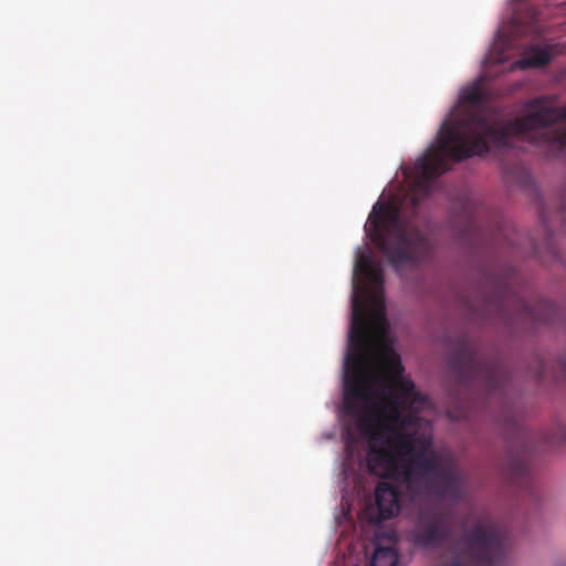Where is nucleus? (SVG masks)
Here are the masks:
<instances>
[{
    "label": "nucleus",
    "mask_w": 566,
    "mask_h": 566,
    "mask_svg": "<svg viewBox=\"0 0 566 566\" xmlns=\"http://www.w3.org/2000/svg\"><path fill=\"white\" fill-rule=\"evenodd\" d=\"M482 80L473 82L460 95L431 145L413 165L403 169L412 179L409 193L399 203L377 201L368 216L365 230L375 247L384 253L397 273L406 265H417L430 258L433 241L429 233L430 218L423 206L431 184L450 169L449 159L460 163L486 155L491 146L510 148L514 139L528 140L552 155L566 149V106H553L545 96L530 99L525 114L511 120L499 119L486 107Z\"/></svg>",
    "instance_id": "f257e3e1"
},
{
    "label": "nucleus",
    "mask_w": 566,
    "mask_h": 566,
    "mask_svg": "<svg viewBox=\"0 0 566 566\" xmlns=\"http://www.w3.org/2000/svg\"><path fill=\"white\" fill-rule=\"evenodd\" d=\"M349 352L345 359L344 409L357 418V429L370 444L371 468L381 473L398 472L396 455H409L401 473L411 475L412 465L422 474L440 472L449 475L431 437L418 434V416L427 400L416 391L411 380L402 379L400 356L388 345L380 352L381 375L369 377L366 365L370 357V339L357 305L348 335Z\"/></svg>",
    "instance_id": "f03ea898"
},
{
    "label": "nucleus",
    "mask_w": 566,
    "mask_h": 566,
    "mask_svg": "<svg viewBox=\"0 0 566 566\" xmlns=\"http://www.w3.org/2000/svg\"><path fill=\"white\" fill-rule=\"evenodd\" d=\"M370 447V444L368 443ZM437 457L448 468L449 475L444 476L440 472H430L422 475V469L412 465L411 475L405 476L401 473L402 465L409 461V455H396L395 461L398 472L381 473L371 468L370 451L368 452L369 471L380 476L382 480L378 482L375 490V504H369L365 509V514L370 523L378 524L382 521L395 517L400 512L401 492L400 485L406 491L412 502L430 503L439 500L458 501L461 497V478L451 460L439 454Z\"/></svg>",
    "instance_id": "7ed1b4c3"
},
{
    "label": "nucleus",
    "mask_w": 566,
    "mask_h": 566,
    "mask_svg": "<svg viewBox=\"0 0 566 566\" xmlns=\"http://www.w3.org/2000/svg\"><path fill=\"white\" fill-rule=\"evenodd\" d=\"M384 270L379 262L369 254H359L354 270V295L352 301V322H354L355 306L359 310L370 339L382 342L388 331L384 300ZM352 328L349 329V332Z\"/></svg>",
    "instance_id": "20e7f679"
},
{
    "label": "nucleus",
    "mask_w": 566,
    "mask_h": 566,
    "mask_svg": "<svg viewBox=\"0 0 566 566\" xmlns=\"http://www.w3.org/2000/svg\"><path fill=\"white\" fill-rule=\"evenodd\" d=\"M449 365L463 385H479L489 394L502 389L504 371L499 363L481 356L464 338L452 349Z\"/></svg>",
    "instance_id": "39448f33"
},
{
    "label": "nucleus",
    "mask_w": 566,
    "mask_h": 566,
    "mask_svg": "<svg viewBox=\"0 0 566 566\" xmlns=\"http://www.w3.org/2000/svg\"><path fill=\"white\" fill-rule=\"evenodd\" d=\"M452 537L453 522L450 515L432 509H420L407 533L408 543L423 552L442 548Z\"/></svg>",
    "instance_id": "423d86ee"
},
{
    "label": "nucleus",
    "mask_w": 566,
    "mask_h": 566,
    "mask_svg": "<svg viewBox=\"0 0 566 566\" xmlns=\"http://www.w3.org/2000/svg\"><path fill=\"white\" fill-rule=\"evenodd\" d=\"M464 541L475 566H509L503 532L494 524H478Z\"/></svg>",
    "instance_id": "0eeeda50"
},
{
    "label": "nucleus",
    "mask_w": 566,
    "mask_h": 566,
    "mask_svg": "<svg viewBox=\"0 0 566 566\" xmlns=\"http://www.w3.org/2000/svg\"><path fill=\"white\" fill-rule=\"evenodd\" d=\"M509 297L506 284L499 283L492 294L483 296L481 308L476 310L481 315L503 314L507 311Z\"/></svg>",
    "instance_id": "6e6552de"
},
{
    "label": "nucleus",
    "mask_w": 566,
    "mask_h": 566,
    "mask_svg": "<svg viewBox=\"0 0 566 566\" xmlns=\"http://www.w3.org/2000/svg\"><path fill=\"white\" fill-rule=\"evenodd\" d=\"M552 60L548 48L532 46L525 54L511 65V70H527L547 65Z\"/></svg>",
    "instance_id": "1a4fd4ad"
},
{
    "label": "nucleus",
    "mask_w": 566,
    "mask_h": 566,
    "mask_svg": "<svg viewBox=\"0 0 566 566\" xmlns=\"http://www.w3.org/2000/svg\"><path fill=\"white\" fill-rule=\"evenodd\" d=\"M516 303L517 304L514 307V311H516L521 316H527L537 322H543V323L551 322L553 319L554 313L556 311L555 305L548 301L542 302L539 304V306L549 312V317L535 313V310L533 308V306L520 297H516Z\"/></svg>",
    "instance_id": "9d476101"
},
{
    "label": "nucleus",
    "mask_w": 566,
    "mask_h": 566,
    "mask_svg": "<svg viewBox=\"0 0 566 566\" xmlns=\"http://www.w3.org/2000/svg\"><path fill=\"white\" fill-rule=\"evenodd\" d=\"M398 553L394 547L377 546L370 560V566H396Z\"/></svg>",
    "instance_id": "9b49d317"
},
{
    "label": "nucleus",
    "mask_w": 566,
    "mask_h": 566,
    "mask_svg": "<svg viewBox=\"0 0 566 566\" xmlns=\"http://www.w3.org/2000/svg\"><path fill=\"white\" fill-rule=\"evenodd\" d=\"M531 468L525 459H514L510 463V478L514 483L528 482Z\"/></svg>",
    "instance_id": "f8f14e48"
}]
</instances>
